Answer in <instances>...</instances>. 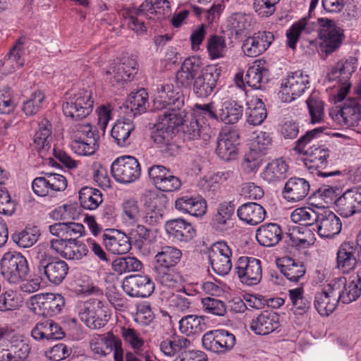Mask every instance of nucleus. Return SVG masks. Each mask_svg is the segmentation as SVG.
Segmentation results:
<instances>
[{"instance_id": "nucleus-1", "label": "nucleus", "mask_w": 361, "mask_h": 361, "mask_svg": "<svg viewBox=\"0 0 361 361\" xmlns=\"http://www.w3.org/2000/svg\"><path fill=\"white\" fill-rule=\"evenodd\" d=\"M172 83L157 85V95L154 106L161 109L158 123L151 132V138L162 153L174 155L178 149L175 142V130L183 124L187 115L183 109L185 97L182 92H175Z\"/></svg>"}, {"instance_id": "nucleus-2", "label": "nucleus", "mask_w": 361, "mask_h": 361, "mask_svg": "<svg viewBox=\"0 0 361 361\" xmlns=\"http://www.w3.org/2000/svg\"><path fill=\"white\" fill-rule=\"evenodd\" d=\"M220 75L216 66L209 65L202 68L200 59L188 57L176 73L178 87L192 89L194 94L201 99L208 97L214 92Z\"/></svg>"}, {"instance_id": "nucleus-3", "label": "nucleus", "mask_w": 361, "mask_h": 361, "mask_svg": "<svg viewBox=\"0 0 361 361\" xmlns=\"http://www.w3.org/2000/svg\"><path fill=\"white\" fill-rule=\"evenodd\" d=\"M35 260L38 274L42 280L58 286L66 279L69 267L57 257L53 256L44 246H38L35 251Z\"/></svg>"}, {"instance_id": "nucleus-4", "label": "nucleus", "mask_w": 361, "mask_h": 361, "mask_svg": "<svg viewBox=\"0 0 361 361\" xmlns=\"http://www.w3.org/2000/svg\"><path fill=\"white\" fill-rule=\"evenodd\" d=\"M63 104V112L73 121L86 118L93 110L94 101L90 90L82 89L74 94L66 93Z\"/></svg>"}, {"instance_id": "nucleus-5", "label": "nucleus", "mask_w": 361, "mask_h": 361, "mask_svg": "<svg viewBox=\"0 0 361 361\" xmlns=\"http://www.w3.org/2000/svg\"><path fill=\"white\" fill-rule=\"evenodd\" d=\"M1 274L10 283L24 281L28 276L30 269L27 259L20 252H6L0 263Z\"/></svg>"}, {"instance_id": "nucleus-6", "label": "nucleus", "mask_w": 361, "mask_h": 361, "mask_svg": "<svg viewBox=\"0 0 361 361\" xmlns=\"http://www.w3.org/2000/svg\"><path fill=\"white\" fill-rule=\"evenodd\" d=\"M78 316L90 329H99L106 325L110 314L103 302L97 299H90L79 305Z\"/></svg>"}, {"instance_id": "nucleus-7", "label": "nucleus", "mask_w": 361, "mask_h": 361, "mask_svg": "<svg viewBox=\"0 0 361 361\" xmlns=\"http://www.w3.org/2000/svg\"><path fill=\"white\" fill-rule=\"evenodd\" d=\"M98 131L87 123L79 124L73 135L71 147L79 155L90 156L99 148Z\"/></svg>"}, {"instance_id": "nucleus-8", "label": "nucleus", "mask_w": 361, "mask_h": 361, "mask_svg": "<svg viewBox=\"0 0 361 361\" xmlns=\"http://www.w3.org/2000/svg\"><path fill=\"white\" fill-rule=\"evenodd\" d=\"M111 173L118 183L129 184L140 178L141 167L139 161L134 157L122 156L113 161Z\"/></svg>"}, {"instance_id": "nucleus-9", "label": "nucleus", "mask_w": 361, "mask_h": 361, "mask_svg": "<svg viewBox=\"0 0 361 361\" xmlns=\"http://www.w3.org/2000/svg\"><path fill=\"white\" fill-rule=\"evenodd\" d=\"M166 197L154 191H148L144 196L145 212L142 222L151 227L160 226L163 222L164 207Z\"/></svg>"}, {"instance_id": "nucleus-10", "label": "nucleus", "mask_w": 361, "mask_h": 361, "mask_svg": "<svg viewBox=\"0 0 361 361\" xmlns=\"http://www.w3.org/2000/svg\"><path fill=\"white\" fill-rule=\"evenodd\" d=\"M361 260V230L357 235L356 242H343L336 253L337 268L343 273L353 270L357 262Z\"/></svg>"}, {"instance_id": "nucleus-11", "label": "nucleus", "mask_w": 361, "mask_h": 361, "mask_svg": "<svg viewBox=\"0 0 361 361\" xmlns=\"http://www.w3.org/2000/svg\"><path fill=\"white\" fill-rule=\"evenodd\" d=\"M319 22L322 27L318 34L319 39L322 41L321 47L326 54H331L338 49L342 44L344 39L343 30L333 20L321 18Z\"/></svg>"}, {"instance_id": "nucleus-12", "label": "nucleus", "mask_w": 361, "mask_h": 361, "mask_svg": "<svg viewBox=\"0 0 361 361\" xmlns=\"http://www.w3.org/2000/svg\"><path fill=\"white\" fill-rule=\"evenodd\" d=\"M235 273L243 284L257 285L262 277L261 261L255 257H240L235 264Z\"/></svg>"}, {"instance_id": "nucleus-13", "label": "nucleus", "mask_w": 361, "mask_h": 361, "mask_svg": "<svg viewBox=\"0 0 361 361\" xmlns=\"http://www.w3.org/2000/svg\"><path fill=\"white\" fill-rule=\"evenodd\" d=\"M90 348L95 353L106 356L114 351L115 361H123V348L121 340L113 332L109 331L90 342Z\"/></svg>"}, {"instance_id": "nucleus-14", "label": "nucleus", "mask_w": 361, "mask_h": 361, "mask_svg": "<svg viewBox=\"0 0 361 361\" xmlns=\"http://www.w3.org/2000/svg\"><path fill=\"white\" fill-rule=\"evenodd\" d=\"M344 282L343 279H335L328 285V290L316 293L314 305L319 314L329 316L335 310L338 302L336 291Z\"/></svg>"}, {"instance_id": "nucleus-15", "label": "nucleus", "mask_w": 361, "mask_h": 361, "mask_svg": "<svg viewBox=\"0 0 361 361\" xmlns=\"http://www.w3.org/2000/svg\"><path fill=\"white\" fill-rule=\"evenodd\" d=\"M148 175L153 185L161 191H176L180 189L182 185L179 178L162 165H154L149 167Z\"/></svg>"}, {"instance_id": "nucleus-16", "label": "nucleus", "mask_w": 361, "mask_h": 361, "mask_svg": "<svg viewBox=\"0 0 361 361\" xmlns=\"http://www.w3.org/2000/svg\"><path fill=\"white\" fill-rule=\"evenodd\" d=\"M122 288L130 297L147 298L154 292V283L147 275L135 274L126 276Z\"/></svg>"}, {"instance_id": "nucleus-17", "label": "nucleus", "mask_w": 361, "mask_h": 361, "mask_svg": "<svg viewBox=\"0 0 361 361\" xmlns=\"http://www.w3.org/2000/svg\"><path fill=\"white\" fill-rule=\"evenodd\" d=\"M304 159V164L306 167L311 170L317 171L318 176L322 177H329L332 176L340 175V171L331 172H322L319 169H324L328 164V158L329 157V149L324 146L313 145L309 148V152Z\"/></svg>"}, {"instance_id": "nucleus-18", "label": "nucleus", "mask_w": 361, "mask_h": 361, "mask_svg": "<svg viewBox=\"0 0 361 361\" xmlns=\"http://www.w3.org/2000/svg\"><path fill=\"white\" fill-rule=\"evenodd\" d=\"M336 200V209L343 217L361 212V187L346 190Z\"/></svg>"}, {"instance_id": "nucleus-19", "label": "nucleus", "mask_w": 361, "mask_h": 361, "mask_svg": "<svg viewBox=\"0 0 361 361\" xmlns=\"http://www.w3.org/2000/svg\"><path fill=\"white\" fill-rule=\"evenodd\" d=\"M274 40L272 32L258 31L243 41L242 50L249 57H257L267 50Z\"/></svg>"}, {"instance_id": "nucleus-20", "label": "nucleus", "mask_w": 361, "mask_h": 361, "mask_svg": "<svg viewBox=\"0 0 361 361\" xmlns=\"http://www.w3.org/2000/svg\"><path fill=\"white\" fill-rule=\"evenodd\" d=\"M333 119L348 127L357 126L361 118V106L355 98H348L336 113L331 112Z\"/></svg>"}, {"instance_id": "nucleus-21", "label": "nucleus", "mask_w": 361, "mask_h": 361, "mask_svg": "<svg viewBox=\"0 0 361 361\" xmlns=\"http://www.w3.org/2000/svg\"><path fill=\"white\" fill-rule=\"evenodd\" d=\"M239 135L235 130L220 133L216 140V154L222 160L229 161L238 156Z\"/></svg>"}, {"instance_id": "nucleus-22", "label": "nucleus", "mask_w": 361, "mask_h": 361, "mask_svg": "<svg viewBox=\"0 0 361 361\" xmlns=\"http://www.w3.org/2000/svg\"><path fill=\"white\" fill-rule=\"evenodd\" d=\"M315 223L318 234L322 238H331L338 235L342 228L341 219L330 210L317 212Z\"/></svg>"}, {"instance_id": "nucleus-23", "label": "nucleus", "mask_w": 361, "mask_h": 361, "mask_svg": "<svg viewBox=\"0 0 361 361\" xmlns=\"http://www.w3.org/2000/svg\"><path fill=\"white\" fill-rule=\"evenodd\" d=\"M164 228L170 238L179 242H189L196 235L193 226L182 218L168 220Z\"/></svg>"}, {"instance_id": "nucleus-24", "label": "nucleus", "mask_w": 361, "mask_h": 361, "mask_svg": "<svg viewBox=\"0 0 361 361\" xmlns=\"http://www.w3.org/2000/svg\"><path fill=\"white\" fill-rule=\"evenodd\" d=\"M320 18L316 21H312L310 18H302L298 22L294 23L286 31L287 45L292 49H295L296 44L303 33L310 34L317 30L318 34L321 31V23L319 22Z\"/></svg>"}, {"instance_id": "nucleus-25", "label": "nucleus", "mask_w": 361, "mask_h": 361, "mask_svg": "<svg viewBox=\"0 0 361 361\" xmlns=\"http://www.w3.org/2000/svg\"><path fill=\"white\" fill-rule=\"evenodd\" d=\"M309 87L308 75L304 74L300 70L288 75L285 83L282 84L283 92L290 95V102L301 96Z\"/></svg>"}, {"instance_id": "nucleus-26", "label": "nucleus", "mask_w": 361, "mask_h": 361, "mask_svg": "<svg viewBox=\"0 0 361 361\" xmlns=\"http://www.w3.org/2000/svg\"><path fill=\"white\" fill-rule=\"evenodd\" d=\"M279 325V314L271 311H263L252 319L250 328L256 334L268 335Z\"/></svg>"}, {"instance_id": "nucleus-27", "label": "nucleus", "mask_w": 361, "mask_h": 361, "mask_svg": "<svg viewBox=\"0 0 361 361\" xmlns=\"http://www.w3.org/2000/svg\"><path fill=\"white\" fill-rule=\"evenodd\" d=\"M175 208L194 216H202L207 211V202L200 195H184L175 202Z\"/></svg>"}, {"instance_id": "nucleus-28", "label": "nucleus", "mask_w": 361, "mask_h": 361, "mask_svg": "<svg viewBox=\"0 0 361 361\" xmlns=\"http://www.w3.org/2000/svg\"><path fill=\"white\" fill-rule=\"evenodd\" d=\"M111 234L104 233L102 235L103 244L106 249L115 255H123L131 249V243L129 237L125 233L115 229L109 230Z\"/></svg>"}, {"instance_id": "nucleus-29", "label": "nucleus", "mask_w": 361, "mask_h": 361, "mask_svg": "<svg viewBox=\"0 0 361 361\" xmlns=\"http://www.w3.org/2000/svg\"><path fill=\"white\" fill-rule=\"evenodd\" d=\"M310 190L309 181L303 178L292 177L285 183L282 194L288 202H298L303 200Z\"/></svg>"}, {"instance_id": "nucleus-30", "label": "nucleus", "mask_w": 361, "mask_h": 361, "mask_svg": "<svg viewBox=\"0 0 361 361\" xmlns=\"http://www.w3.org/2000/svg\"><path fill=\"white\" fill-rule=\"evenodd\" d=\"M345 280L344 284L341 285L337 289L338 301L344 304H349L356 300L361 295V267L357 271L356 276L351 281L347 283L345 277H338Z\"/></svg>"}, {"instance_id": "nucleus-31", "label": "nucleus", "mask_w": 361, "mask_h": 361, "mask_svg": "<svg viewBox=\"0 0 361 361\" xmlns=\"http://www.w3.org/2000/svg\"><path fill=\"white\" fill-rule=\"evenodd\" d=\"M280 272L290 282L297 283L306 272V267L301 261L290 257H283L277 260Z\"/></svg>"}, {"instance_id": "nucleus-32", "label": "nucleus", "mask_w": 361, "mask_h": 361, "mask_svg": "<svg viewBox=\"0 0 361 361\" xmlns=\"http://www.w3.org/2000/svg\"><path fill=\"white\" fill-rule=\"evenodd\" d=\"M137 61L131 58H123L119 63L106 71V75L111 76L116 82L130 80L137 71Z\"/></svg>"}, {"instance_id": "nucleus-33", "label": "nucleus", "mask_w": 361, "mask_h": 361, "mask_svg": "<svg viewBox=\"0 0 361 361\" xmlns=\"http://www.w3.org/2000/svg\"><path fill=\"white\" fill-rule=\"evenodd\" d=\"M283 232L281 226L275 223H268L260 226L256 231L257 242L264 247H272L281 241Z\"/></svg>"}, {"instance_id": "nucleus-34", "label": "nucleus", "mask_w": 361, "mask_h": 361, "mask_svg": "<svg viewBox=\"0 0 361 361\" xmlns=\"http://www.w3.org/2000/svg\"><path fill=\"white\" fill-rule=\"evenodd\" d=\"M265 209L257 202L243 204L237 209L239 219L247 224L255 226L262 222L266 216Z\"/></svg>"}, {"instance_id": "nucleus-35", "label": "nucleus", "mask_w": 361, "mask_h": 361, "mask_svg": "<svg viewBox=\"0 0 361 361\" xmlns=\"http://www.w3.org/2000/svg\"><path fill=\"white\" fill-rule=\"evenodd\" d=\"M357 65V59L349 56L348 59L339 60L327 73L329 81H334L340 78V81L346 82L355 71Z\"/></svg>"}, {"instance_id": "nucleus-36", "label": "nucleus", "mask_w": 361, "mask_h": 361, "mask_svg": "<svg viewBox=\"0 0 361 361\" xmlns=\"http://www.w3.org/2000/svg\"><path fill=\"white\" fill-rule=\"evenodd\" d=\"M49 230L53 235L71 241L82 236L85 227L81 224L72 221L59 222L49 226Z\"/></svg>"}, {"instance_id": "nucleus-37", "label": "nucleus", "mask_w": 361, "mask_h": 361, "mask_svg": "<svg viewBox=\"0 0 361 361\" xmlns=\"http://www.w3.org/2000/svg\"><path fill=\"white\" fill-rule=\"evenodd\" d=\"M33 298H37L40 307L43 310V314L53 317L61 313L65 307L66 300L64 297L59 293H48L45 295H36Z\"/></svg>"}, {"instance_id": "nucleus-38", "label": "nucleus", "mask_w": 361, "mask_h": 361, "mask_svg": "<svg viewBox=\"0 0 361 361\" xmlns=\"http://www.w3.org/2000/svg\"><path fill=\"white\" fill-rule=\"evenodd\" d=\"M244 107L240 102L228 99L219 107V121L226 124H235L243 117Z\"/></svg>"}, {"instance_id": "nucleus-39", "label": "nucleus", "mask_w": 361, "mask_h": 361, "mask_svg": "<svg viewBox=\"0 0 361 361\" xmlns=\"http://www.w3.org/2000/svg\"><path fill=\"white\" fill-rule=\"evenodd\" d=\"M182 252L174 246H163L154 256V269L175 267L180 261Z\"/></svg>"}, {"instance_id": "nucleus-40", "label": "nucleus", "mask_w": 361, "mask_h": 361, "mask_svg": "<svg viewBox=\"0 0 361 361\" xmlns=\"http://www.w3.org/2000/svg\"><path fill=\"white\" fill-rule=\"evenodd\" d=\"M288 168L283 158L275 159L267 165L262 173V177L269 183L281 182L287 178Z\"/></svg>"}, {"instance_id": "nucleus-41", "label": "nucleus", "mask_w": 361, "mask_h": 361, "mask_svg": "<svg viewBox=\"0 0 361 361\" xmlns=\"http://www.w3.org/2000/svg\"><path fill=\"white\" fill-rule=\"evenodd\" d=\"M269 80V70L257 61L247 70L245 81L254 89H262Z\"/></svg>"}, {"instance_id": "nucleus-42", "label": "nucleus", "mask_w": 361, "mask_h": 361, "mask_svg": "<svg viewBox=\"0 0 361 361\" xmlns=\"http://www.w3.org/2000/svg\"><path fill=\"white\" fill-rule=\"evenodd\" d=\"M134 130L135 126L130 120L117 121L111 129V135L118 146L126 147L132 142L130 136Z\"/></svg>"}, {"instance_id": "nucleus-43", "label": "nucleus", "mask_w": 361, "mask_h": 361, "mask_svg": "<svg viewBox=\"0 0 361 361\" xmlns=\"http://www.w3.org/2000/svg\"><path fill=\"white\" fill-rule=\"evenodd\" d=\"M125 105L135 116L145 113L149 105L147 92L144 88H141L135 92H131Z\"/></svg>"}, {"instance_id": "nucleus-44", "label": "nucleus", "mask_w": 361, "mask_h": 361, "mask_svg": "<svg viewBox=\"0 0 361 361\" xmlns=\"http://www.w3.org/2000/svg\"><path fill=\"white\" fill-rule=\"evenodd\" d=\"M79 200L83 209L94 210L102 203V193L97 188L85 186L79 191Z\"/></svg>"}, {"instance_id": "nucleus-45", "label": "nucleus", "mask_w": 361, "mask_h": 361, "mask_svg": "<svg viewBox=\"0 0 361 361\" xmlns=\"http://www.w3.org/2000/svg\"><path fill=\"white\" fill-rule=\"evenodd\" d=\"M205 327L204 317L188 314L179 321V329L186 336L199 334L204 330Z\"/></svg>"}, {"instance_id": "nucleus-46", "label": "nucleus", "mask_w": 361, "mask_h": 361, "mask_svg": "<svg viewBox=\"0 0 361 361\" xmlns=\"http://www.w3.org/2000/svg\"><path fill=\"white\" fill-rule=\"evenodd\" d=\"M311 123H319L323 121L324 117V102L320 98L319 93L312 92L306 100Z\"/></svg>"}, {"instance_id": "nucleus-47", "label": "nucleus", "mask_w": 361, "mask_h": 361, "mask_svg": "<svg viewBox=\"0 0 361 361\" xmlns=\"http://www.w3.org/2000/svg\"><path fill=\"white\" fill-rule=\"evenodd\" d=\"M190 341L184 337H173L163 340L159 345L160 350L166 356L173 357L180 351L187 348Z\"/></svg>"}, {"instance_id": "nucleus-48", "label": "nucleus", "mask_w": 361, "mask_h": 361, "mask_svg": "<svg viewBox=\"0 0 361 361\" xmlns=\"http://www.w3.org/2000/svg\"><path fill=\"white\" fill-rule=\"evenodd\" d=\"M208 130L207 127L201 126L197 119H192L183 128V140L192 141L202 139L205 142L209 137V134L206 132Z\"/></svg>"}, {"instance_id": "nucleus-49", "label": "nucleus", "mask_w": 361, "mask_h": 361, "mask_svg": "<svg viewBox=\"0 0 361 361\" xmlns=\"http://www.w3.org/2000/svg\"><path fill=\"white\" fill-rule=\"evenodd\" d=\"M51 130L44 123L39 124V130L33 137V145L41 157H44L50 148Z\"/></svg>"}, {"instance_id": "nucleus-50", "label": "nucleus", "mask_w": 361, "mask_h": 361, "mask_svg": "<svg viewBox=\"0 0 361 361\" xmlns=\"http://www.w3.org/2000/svg\"><path fill=\"white\" fill-rule=\"evenodd\" d=\"M40 234L37 227H26L24 230L12 235V239L19 247H30L38 240Z\"/></svg>"}, {"instance_id": "nucleus-51", "label": "nucleus", "mask_w": 361, "mask_h": 361, "mask_svg": "<svg viewBox=\"0 0 361 361\" xmlns=\"http://www.w3.org/2000/svg\"><path fill=\"white\" fill-rule=\"evenodd\" d=\"M120 334L126 343L135 352L141 350L145 345V340L142 334L130 326H121Z\"/></svg>"}, {"instance_id": "nucleus-52", "label": "nucleus", "mask_w": 361, "mask_h": 361, "mask_svg": "<svg viewBox=\"0 0 361 361\" xmlns=\"http://www.w3.org/2000/svg\"><path fill=\"white\" fill-rule=\"evenodd\" d=\"M157 278L160 283L167 287H175L183 283V279L180 274L175 269L170 267L167 269H154Z\"/></svg>"}, {"instance_id": "nucleus-53", "label": "nucleus", "mask_w": 361, "mask_h": 361, "mask_svg": "<svg viewBox=\"0 0 361 361\" xmlns=\"http://www.w3.org/2000/svg\"><path fill=\"white\" fill-rule=\"evenodd\" d=\"M247 122L252 126L261 124L267 117V110L261 99H257L254 104H249L245 111Z\"/></svg>"}, {"instance_id": "nucleus-54", "label": "nucleus", "mask_w": 361, "mask_h": 361, "mask_svg": "<svg viewBox=\"0 0 361 361\" xmlns=\"http://www.w3.org/2000/svg\"><path fill=\"white\" fill-rule=\"evenodd\" d=\"M24 44V37L18 39L6 56V64H9L10 67L12 68V72L16 68L22 67L24 64V59L22 58Z\"/></svg>"}, {"instance_id": "nucleus-55", "label": "nucleus", "mask_w": 361, "mask_h": 361, "mask_svg": "<svg viewBox=\"0 0 361 361\" xmlns=\"http://www.w3.org/2000/svg\"><path fill=\"white\" fill-rule=\"evenodd\" d=\"M235 211V205L231 202H224L219 204L216 213L213 216V224L219 229H222L231 219Z\"/></svg>"}, {"instance_id": "nucleus-56", "label": "nucleus", "mask_w": 361, "mask_h": 361, "mask_svg": "<svg viewBox=\"0 0 361 361\" xmlns=\"http://www.w3.org/2000/svg\"><path fill=\"white\" fill-rule=\"evenodd\" d=\"M207 49L212 59L224 57L226 51L225 38L216 35H210L207 39Z\"/></svg>"}, {"instance_id": "nucleus-57", "label": "nucleus", "mask_w": 361, "mask_h": 361, "mask_svg": "<svg viewBox=\"0 0 361 361\" xmlns=\"http://www.w3.org/2000/svg\"><path fill=\"white\" fill-rule=\"evenodd\" d=\"M317 212L307 207L295 209L290 215L293 222L304 226H311L317 220Z\"/></svg>"}, {"instance_id": "nucleus-58", "label": "nucleus", "mask_w": 361, "mask_h": 361, "mask_svg": "<svg viewBox=\"0 0 361 361\" xmlns=\"http://www.w3.org/2000/svg\"><path fill=\"white\" fill-rule=\"evenodd\" d=\"M44 99V95L41 91L34 92L30 99L23 102L22 111L28 116L35 115L42 109Z\"/></svg>"}, {"instance_id": "nucleus-59", "label": "nucleus", "mask_w": 361, "mask_h": 361, "mask_svg": "<svg viewBox=\"0 0 361 361\" xmlns=\"http://www.w3.org/2000/svg\"><path fill=\"white\" fill-rule=\"evenodd\" d=\"M264 153L257 152L254 149H250L247 152L242 162V167L246 173L256 171L262 165Z\"/></svg>"}, {"instance_id": "nucleus-60", "label": "nucleus", "mask_w": 361, "mask_h": 361, "mask_svg": "<svg viewBox=\"0 0 361 361\" xmlns=\"http://www.w3.org/2000/svg\"><path fill=\"white\" fill-rule=\"evenodd\" d=\"M231 257L221 256L218 253L215 256H209L213 271L220 276L227 275L232 268Z\"/></svg>"}, {"instance_id": "nucleus-61", "label": "nucleus", "mask_w": 361, "mask_h": 361, "mask_svg": "<svg viewBox=\"0 0 361 361\" xmlns=\"http://www.w3.org/2000/svg\"><path fill=\"white\" fill-rule=\"evenodd\" d=\"M68 243L63 258L79 260L87 255L88 247L84 243L75 240L69 241Z\"/></svg>"}, {"instance_id": "nucleus-62", "label": "nucleus", "mask_w": 361, "mask_h": 361, "mask_svg": "<svg viewBox=\"0 0 361 361\" xmlns=\"http://www.w3.org/2000/svg\"><path fill=\"white\" fill-rule=\"evenodd\" d=\"M324 130V128L319 127L311 130H308L302 135L295 142L293 150L298 154H307L309 148L305 149L306 146L310 144L314 139L317 138Z\"/></svg>"}, {"instance_id": "nucleus-63", "label": "nucleus", "mask_w": 361, "mask_h": 361, "mask_svg": "<svg viewBox=\"0 0 361 361\" xmlns=\"http://www.w3.org/2000/svg\"><path fill=\"white\" fill-rule=\"evenodd\" d=\"M203 310L216 316L222 317L226 313L225 303L216 298L207 297L202 299Z\"/></svg>"}, {"instance_id": "nucleus-64", "label": "nucleus", "mask_w": 361, "mask_h": 361, "mask_svg": "<svg viewBox=\"0 0 361 361\" xmlns=\"http://www.w3.org/2000/svg\"><path fill=\"white\" fill-rule=\"evenodd\" d=\"M193 111L196 116L219 121V108L215 106L214 102L207 104H195Z\"/></svg>"}]
</instances>
